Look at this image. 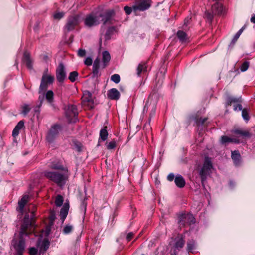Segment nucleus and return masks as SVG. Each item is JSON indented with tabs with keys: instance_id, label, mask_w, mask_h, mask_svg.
<instances>
[{
	"instance_id": "obj_43",
	"label": "nucleus",
	"mask_w": 255,
	"mask_h": 255,
	"mask_svg": "<svg viewBox=\"0 0 255 255\" xmlns=\"http://www.w3.org/2000/svg\"><path fill=\"white\" fill-rule=\"evenodd\" d=\"M73 143L75 148L78 152H80L82 151V144L80 142L77 140H74L73 141Z\"/></svg>"
},
{
	"instance_id": "obj_25",
	"label": "nucleus",
	"mask_w": 255,
	"mask_h": 255,
	"mask_svg": "<svg viewBox=\"0 0 255 255\" xmlns=\"http://www.w3.org/2000/svg\"><path fill=\"white\" fill-rule=\"evenodd\" d=\"M174 182L176 185L180 188H183L186 184L185 180L181 175H178L175 177Z\"/></svg>"
},
{
	"instance_id": "obj_59",
	"label": "nucleus",
	"mask_w": 255,
	"mask_h": 255,
	"mask_svg": "<svg viewBox=\"0 0 255 255\" xmlns=\"http://www.w3.org/2000/svg\"><path fill=\"white\" fill-rule=\"evenodd\" d=\"M42 59H43V60L44 61H45V62H47L49 60V57L46 55H44L43 56Z\"/></svg>"
},
{
	"instance_id": "obj_16",
	"label": "nucleus",
	"mask_w": 255,
	"mask_h": 255,
	"mask_svg": "<svg viewBox=\"0 0 255 255\" xmlns=\"http://www.w3.org/2000/svg\"><path fill=\"white\" fill-rule=\"evenodd\" d=\"M100 60L99 58H97L95 59L93 64L92 67V77H99L101 76V73H99V70L100 68Z\"/></svg>"
},
{
	"instance_id": "obj_32",
	"label": "nucleus",
	"mask_w": 255,
	"mask_h": 255,
	"mask_svg": "<svg viewBox=\"0 0 255 255\" xmlns=\"http://www.w3.org/2000/svg\"><path fill=\"white\" fill-rule=\"evenodd\" d=\"M246 25L243 26L234 35L233 38L232 39L230 45L229 47H232L234 46L235 43L237 41L238 39L243 32V30L245 29Z\"/></svg>"
},
{
	"instance_id": "obj_8",
	"label": "nucleus",
	"mask_w": 255,
	"mask_h": 255,
	"mask_svg": "<svg viewBox=\"0 0 255 255\" xmlns=\"http://www.w3.org/2000/svg\"><path fill=\"white\" fill-rule=\"evenodd\" d=\"M195 218L191 214L182 213L178 216V223L180 228L186 225H191L195 223Z\"/></svg>"
},
{
	"instance_id": "obj_21",
	"label": "nucleus",
	"mask_w": 255,
	"mask_h": 255,
	"mask_svg": "<svg viewBox=\"0 0 255 255\" xmlns=\"http://www.w3.org/2000/svg\"><path fill=\"white\" fill-rule=\"evenodd\" d=\"M225 106L228 107L231 106L232 103H241L242 102V99L241 97H233L231 96H228L226 99Z\"/></svg>"
},
{
	"instance_id": "obj_49",
	"label": "nucleus",
	"mask_w": 255,
	"mask_h": 255,
	"mask_svg": "<svg viewBox=\"0 0 255 255\" xmlns=\"http://www.w3.org/2000/svg\"><path fill=\"white\" fill-rule=\"evenodd\" d=\"M124 10L127 15H129L131 13L132 11H133V6L132 7H129L128 6H125L124 7Z\"/></svg>"
},
{
	"instance_id": "obj_13",
	"label": "nucleus",
	"mask_w": 255,
	"mask_h": 255,
	"mask_svg": "<svg viewBox=\"0 0 255 255\" xmlns=\"http://www.w3.org/2000/svg\"><path fill=\"white\" fill-rule=\"evenodd\" d=\"M56 76L57 80L59 82H63L66 78V72L64 64L62 63H59L56 69Z\"/></svg>"
},
{
	"instance_id": "obj_52",
	"label": "nucleus",
	"mask_w": 255,
	"mask_h": 255,
	"mask_svg": "<svg viewBox=\"0 0 255 255\" xmlns=\"http://www.w3.org/2000/svg\"><path fill=\"white\" fill-rule=\"evenodd\" d=\"M64 15L63 12H57L54 14V18L56 19H60L64 16Z\"/></svg>"
},
{
	"instance_id": "obj_56",
	"label": "nucleus",
	"mask_w": 255,
	"mask_h": 255,
	"mask_svg": "<svg viewBox=\"0 0 255 255\" xmlns=\"http://www.w3.org/2000/svg\"><path fill=\"white\" fill-rule=\"evenodd\" d=\"M234 111H237V110H239V111H241L243 109L242 108V105L241 104V103H238L237 105H234Z\"/></svg>"
},
{
	"instance_id": "obj_22",
	"label": "nucleus",
	"mask_w": 255,
	"mask_h": 255,
	"mask_svg": "<svg viewBox=\"0 0 255 255\" xmlns=\"http://www.w3.org/2000/svg\"><path fill=\"white\" fill-rule=\"evenodd\" d=\"M22 60L28 69H31L32 68V63L30 55L28 52H24Z\"/></svg>"
},
{
	"instance_id": "obj_30",
	"label": "nucleus",
	"mask_w": 255,
	"mask_h": 255,
	"mask_svg": "<svg viewBox=\"0 0 255 255\" xmlns=\"http://www.w3.org/2000/svg\"><path fill=\"white\" fill-rule=\"evenodd\" d=\"M108 133L107 131V127L104 126V128L101 129L100 131V137L99 138V141H105L108 138Z\"/></svg>"
},
{
	"instance_id": "obj_34",
	"label": "nucleus",
	"mask_w": 255,
	"mask_h": 255,
	"mask_svg": "<svg viewBox=\"0 0 255 255\" xmlns=\"http://www.w3.org/2000/svg\"><path fill=\"white\" fill-rule=\"evenodd\" d=\"M250 111V109L249 108H245L242 110V116L243 119L246 122H248L250 119V116L249 115Z\"/></svg>"
},
{
	"instance_id": "obj_41",
	"label": "nucleus",
	"mask_w": 255,
	"mask_h": 255,
	"mask_svg": "<svg viewBox=\"0 0 255 255\" xmlns=\"http://www.w3.org/2000/svg\"><path fill=\"white\" fill-rule=\"evenodd\" d=\"M78 76V73L76 71H74L70 73L69 75L68 76L69 80L72 82H74L76 81V78Z\"/></svg>"
},
{
	"instance_id": "obj_19",
	"label": "nucleus",
	"mask_w": 255,
	"mask_h": 255,
	"mask_svg": "<svg viewBox=\"0 0 255 255\" xmlns=\"http://www.w3.org/2000/svg\"><path fill=\"white\" fill-rule=\"evenodd\" d=\"M229 143H239L240 141L239 139L234 138H231L226 135H223L221 137L220 143L222 145H226Z\"/></svg>"
},
{
	"instance_id": "obj_6",
	"label": "nucleus",
	"mask_w": 255,
	"mask_h": 255,
	"mask_svg": "<svg viewBox=\"0 0 255 255\" xmlns=\"http://www.w3.org/2000/svg\"><path fill=\"white\" fill-rule=\"evenodd\" d=\"M78 110L77 106L68 104L65 108V116L68 123H75L78 121Z\"/></svg>"
},
{
	"instance_id": "obj_38",
	"label": "nucleus",
	"mask_w": 255,
	"mask_h": 255,
	"mask_svg": "<svg viewBox=\"0 0 255 255\" xmlns=\"http://www.w3.org/2000/svg\"><path fill=\"white\" fill-rule=\"evenodd\" d=\"M73 229V226L70 224H66L63 229L62 232L64 234H68L70 233Z\"/></svg>"
},
{
	"instance_id": "obj_29",
	"label": "nucleus",
	"mask_w": 255,
	"mask_h": 255,
	"mask_svg": "<svg viewBox=\"0 0 255 255\" xmlns=\"http://www.w3.org/2000/svg\"><path fill=\"white\" fill-rule=\"evenodd\" d=\"M232 132L238 135H240L243 137L250 138L252 134L247 130H243L240 129H236L232 131Z\"/></svg>"
},
{
	"instance_id": "obj_53",
	"label": "nucleus",
	"mask_w": 255,
	"mask_h": 255,
	"mask_svg": "<svg viewBox=\"0 0 255 255\" xmlns=\"http://www.w3.org/2000/svg\"><path fill=\"white\" fill-rule=\"evenodd\" d=\"M56 218L55 211L54 210H51L50 212V215L49 218L50 221H53Z\"/></svg>"
},
{
	"instance_id": "obj_20",
	"label": "nucleus",
	"mask_w": 255,
	"mask_h": 255,
	"mask_svg": "<svg viewBox=\"0 0 255 255\" xmlns=\"http://www.w3.org/2000/svg\"><path fill=\"white\" fill-rule=\"evenodd\" d=\"M107 96L111 100H117L120 98V93L117 89L112 88L108 90Z\"/></svg>"
},
{
	"instance_id": "obj_40",
	"label": "nucleus",
	"mask_w": 255,
	"mask_h": 255,
	"mask_svg": "<svg viewBox=\"0 0 255 255\" xmlns=\"http://www.w3.org/2000/svg\"><path fill=\"white\" fill-rule=\"evenodd\" d=\"M86 200L87 198L85 197L84 199L82 200L80 207L81 212L83 213L84 215H85L86 211V207L87 205Z\"/></svg>"
},
{
	"instance_id": "obj_31",
	"label": "nucleus",
	"mask_w": 255,
	"mask_h": 255,
	"mask_svg": "<svg viewBox=\"0 0 255 255\" xmlns=\"http://www.w3.org/2000/svg\"><path fill=\"white\" fill-rule=\"evenodd\" d=\"M49 245L50 242L47 239H44L39 247L40 252L42 253H45L49 248Z\"/></svg>"
},
{
	"instance_id": "obj_12",
	"label": "nucleus",
	"mask_w": 255,
	"mask_h": 255,
	"mask_svg": "<svg viewBox=\"0 0 255 255\" xmlns=\"http://www.w3.org/2000/svg\"><path fill=\"white\" fill-rule=\"evenodd\" d=\"M223 0H211L212 5L211 10L215 15H221L223 13L224 7L223 4Z\"/></svg>"
},
{
	"instance_id": "obj_3",
	"label": "nucleus",
	"mask_w": 255,
	"mask_h": 255,
	"mask_svg": "<svg viewBox=\"0 0 255 255\" xmlns=\"http://www.w3.org/2000/svg\"><path fill=\"white\" fill-rule=\"evenodd\" d=\"M33 210L31 212L30 214L26 213L23 220V223L20 226L19 235L21 236L26 237L31 234V232L28 230L29 227L32 225V220L34 217V212L35 207L33 205H31Z\"/></svg>"
},
{
	"instance_id": "obj_44",
	"label": "nucleus",
	"mask_w": 255,
	"mask_h": 255,
	"mask_svg": "<svg viewBox=\"0 0 255 255\" xmlns=\"http://www.w3.org/2000/svg\"><path fill=\"white\" fill-rule=\"evenodd\" d=\"M214 15H215L212 11L211 12L209 11H206L205 12V17L211 23L214 18Z\"/></svg>"
},
{
	"instance_id": "obj_62",
	"label": "nucleus",
	"mask_w": 255,
	"mask_h": 255,
	"mask_svg": "<svg viewBox=\"0 0 255 255\" xmlns=\"http://www.w3.org/2000/svg\"><path fill=\"white\" fill-rule=\"evenodd\" d=\"M171 255H177L176 253H174L171 254Z\"/></svg>"
},
{
	"instance_id": "obj_54",
	"label": "nucleus",
	"mask_w": 255,
	"mask_h": 255,
	"mask_svg": "<svg viewBox=\"0 0 255 255\" xmlns=\"http://www.w3.org/2000/svg\"><path fill=\"white\" fill-rule=\"evenodd\" d=\"M134 233L133 232H130L128 233L126 236V240L128 242H129L131 240V239L133 238L134 236Z\"/></svg>"
},
{
	"instance_id": "obj_58",
	"label": "nucleus",
	"mask_w": 255,
	"mask_h": 255,
	"mask_svg": "<svg viewBox=\"0 0 255 255\" xmlns=\"http://www.w3.org/2000/svg\"><path fill=\"white\" fill-rule=\"evenodd\" d=\"M175 178L174 174L170 173L167 176V180L169 181H172L174 179L175 180Z\"/></svg>"
},
{
	"instance_id": "obj_35",
	"label": "nucleus",
	"mask_w": 255,
	"mask_h": 255,
	"mask_svg": "<svg viewBox=\"0 0 255 255\" xmlns=\"http://www.w3.org/2000/svg\"><path fill=\"white\" fill-rule=\"evenodd\" d=\"M82 101L84 102H91L92 101V94L88 91H86L83 94Z\"/></svg>"
},
{
	"instance_id": "obj_33",
	"label": "nucleus",
	"mask_w": 255,
	"mask_h": 255,
	"mask_svg": "<svg viewBox=\"0 0 255 255\" xmlns=\"http://www.w3.org/2000/svg\"><path fill=\"white\" fill-rule=\"evenodd\" d=\"M177 37L181 42H185L188 39V36L186 32L182 30H178L176 34Z\"/></svg>"
},
{
	"instance_id": "obj_37",
	"label": "nucleus",
	"mask_w": 255,
	"mask_h": 255,
	"mask_svg": "<svg viewBox=\"0 0 255 255\" xmlns=\"http://www.w3.org/2000/svg\"><path fill=\"white\" fill-rule=\"evenodd\" d=\"M44 97L48 102L51 103L53 102L54 93L52 90L47 91Z\"/></svg>"
},
{
	"instance_id": "obj_61",
	"label": "nucleus",
	"mask_w": 255,
	"mask_h": 255,
	"mask_svg": "<svg viewBox=\"0 0 255 255\" xmlns=\"http://www.w3.org/2000/svg\"><path fill=\"white\" fill-rule=\"evenodd\" d=\"M189 20L188 19H185L184 20V25L187 26L188 24V22Z\"/></svg>"
},
{
	"instance_id": "obj_60",
	"label": "nucleus",
	"mask_w": 255,
	"mask_h": 255,
	"mask_svg": "<svg viewBox=\"0 0 255 255\" xmlns=\"http://www.w3.org/2000/svg\"><path fill=\"white\" fill-rule=\"evenodd\" d=\"M251 22L255 24V15H254L251 17Z\"/></svg>"
},
{
	"instance_id": "obj_9",
	"label": "nucleus",
	"mask_w": 255,
	"mask_h": 255,
	"mask_svg": "<svg viewBox=\"0 0 255 255\" xmlns=\"http://www.w3.org/2000/svg\"><path fill=\"white\" fill-rule=\"evenodd\" d=\"M135 4L133 5V10L134 12L138 11H144L148 9L151 6V0H135Z\"/></svg>"
},
{
	"instance_id": "obj_17",
	"label": "nucleus",
	"mask_w": 255,
	"mask_h": 255,
	"mask_svg": "<svg viewBox=\"0 0 255 255\" xmlns=\"http://www.w3.org/2000/svg\"><path fill=\"white\" fill-rule=\"evenodd\" d=\"M69 209V204L68 203H65L61 208L60 211V218L62 224H63L68 215V211Z\"/></svg>"
},
{
	"instance_id": "obj_47",
	"label": "nucleus",
	"mask_w": 255,
	"mask_h": 255,
	"mask_svg": "<svg viewBox=\"0 0 255 255\" xmlns=\"http://www.w3.org/2000/svg\"><path fill=\"white\" fill-rule=\"evenodd\" d=\"M111 80L114 83L117 84L119 83L120 81V77L119 75L117 74H115L111 76Z\"/></svg>"
},
{
	"instance_id": "obj_10",
	"label": "nucleus",
	"mask_w": 255,
	"mask_h": 255,
	"mask_svg": "<svg viewBox=\"0 0 255 255\" xmlns=\"http://www.w3.org/2000/svg\"><path fill=\"white\" fill-rule=\"evenodd\" d=\"M48 69H47L46 70L43 74L41 80L40 85L39 87V93H40L41 92L45 91L48 87V85L51 84L54 82V76L50 75H47L46 73Z\"/></svg>"
},
{
	"instance_id": "obj_50",
	"label": "nucleus",
	"mask_w": 255,
	"mask_h": 255,
	"mask_svg": "<svg viewBox=\"0 0 255 255\" xmlns=\"http://www.w3.org/2000/svg\"><path fill=\"white\" fill-rule=\"evenodd\" d=\"M28 253L30 255H36L37 254V249L35 247H30L29 248Z\"/></svg>"
},
{
	"instance_id": "obj_63",
	"label": "nucleus",
	"mask_w": 255,
	"mask_h": 255,
	"mask_svg": "<svg viewBox=\"0 0 255 255\" xmlns=\"http://www.w3.org/2000/svg\"><path fill=\"white\" fill-rule=\"evenodd\" d=\"M38 110H35V112H38Z\"/></svg>"
},
{
	"instance_id": "obj_27",
	"label": "nucleus",
	"mask_w": 255,
	"mask_h": 255,
	"mask_svg": "<svg viewBox=\"0 0 255 255\" xmlns=\"http://www.w3.org/2000/svg\"><path fill=\"white\" fill-rule=\"evenodd\" d=\"M231 158L236 165H238L241 162V156L238 150L232 151Z\"/></svg>"
},
{
	"instance_id": "obj_48",
	"label": "nucleus",
	"mask_w": 255,
	"mask_h": 255,
	"mask_svg": "<svg viewBox=\"0 0 255 255\" xmlns=\"http://www.w3.org/2000/svg\"><path fill=\"white\" fill-rule=\"evenodd\" d=\"M116 141L113 140L110 141L107 145V148L108 149H113L116 147Z\"/></svg>"
},
{
	"instance_id": "obj_2",
	"label": "nucleus",
	"mask_w": 255,
	"mask_h": 255,
	"mask_svg": "<svg viewBox=\"0 0 255 255\" xmlns=\"http://www.w3.org/2000/svg\"><path fill=\"white\" fill-rule=\"evenodd\" d=\"M213 168V165L211 158L206 156L205 157L202 166L200 167V165H198L196 169L200 178L202 186L204 189L205 188V183L208 177L211 175Z\"/></svg>"
},
{
	"instance_id": "obj_51",
	"label": "nucleus",
	"mask_w": 255,
	"mask_h": 255,
	"mask_svg": "<svg viewBox=\"0 0 255 255\" xmlns=\"http://www.w3.org/2000/svg\"><path fill=\"white\" fill-rule=\"evenodd\" d=\"M77 55L80 57H83L86 55V51L83 49H79L78 50Z\"/></svg>"
},
{
	"instance_id": "obj_15",
	"label": "nucleus",
	"mask_w": 255,
	"mask_h": 255,
	"mask_svg": "<svg viewBox=\"0 0 255 255\" xmlns=\"http://www.w3.org/2000/svg\"><path fill=\"white\" fill-rule=\"evenodd\" d=\"M192 119L194 121L197 127L199 128L200 127L206 128L208 125L206 123L208 120L207 117L202 118L198 115H195L192 116Z\"/></svg>"
},
{
	"instance_id": "obj_1",
	"label": "nucleus",
	"mask_w": 255,
	"mask_h": 255,
	"mask_svg": "<svg viewBox=\"0 0 255 255\" xmlns=\"http://www.w3.org/2000/svg\"><path fill=\"white\" fill-rule=\"evenodd\" d=\"M115 12L114 9H106L100 11L92 12L87 14L84 19L85 26L92 28L99 25L113 24L116 21L114 19Z\"/></svg>"
},
{
	"instance_id": "obj_7",
	"label": "nucleus",
	"mask_w": 255,
	"mask_h": 255,
	"mask_svg": "<svg viewBox=\"0 0 255 255\" xmlns=\"http://www.w3.org/2000/svg\"><path fill=\"white\" fill-rule=\"evenodd\" d=\"M62 129V126L60 124H55L52 125L46 135L47 141L49 143H53Z\"/></svg>"
},
{
	"instance_id": "obj_24",
	"label": "nucleus",
	"mask_w": 255,
	"mask_h": 255,
	"mask_svg": "<svg viewBox=\"0 0 255 255\" xmlns=\"http://www.w3.org/2000/svg\"><path fill=\"white\" fill-rule=\"evenodd\" d=\"M24 127V122L23 120L20 121L15 127L12 131V136L14 137H16L19 133V130Z\"/></svg>"
},
{
	"instance_id": "obj_18",
	"label": "nucleus",
	"mask_w": 255,
	"mask_h": 255,
	"mask_svg": "<svg viewBox=\"0 0 255 255\" xmlns=\"http://www.w3.org/2000/svg\"><path fill=\"white\" fill-rule=\"evenodd\" d=\"M29 198L28 195H24L18 202V207L17 208V210L21 214L23 212L24 207L28 202Z\"/></svg>"
},
{
	"instance_id": "obj_57",
	"label": "nucleus",
	"mask_w": 255,
	"mask_h": 255,
	"mask_svg": "<svg viewBox=\"0 0 255 255\" xmlns=\"http://www.w3.org/2000/svg\"><path fill=\"white\" fill-rule=\"evenodd\" d=\"M44 94H42V95H39V96L38 97V100L40 102V104L38 106V108H39L41 106V105H42V103L44 100Z\"/></svg>"
},
{
	"instance_id": "obj_26",
	"label": "nucleus",
	"mask_w": 255,
	"mask_h": 255,
	"mask_svg": "<svg viewBox=\"0 0 255 255\" xmlns=\"http://www.w3.org/2000/svg\"><path fill=\"white\" fill-rule=\"evenodd\" d=\"M111 59V56L107 51H104L102 52V68H105Z\"/></svg>"
},
{
	"instance_id": "obj_5",
	"label": "nucleus",
	"mask_w": 255,
	"mask_h": 255,
	"mask_svg": "<svg viewBox=\"0 0 255 255\" xmlns=\"http://www.w3.org/2000/svg\"><path fill=\"white\" fill-rule=\"evenodd\" d=\"M11 245L15 250V255H23L26 244L25 237L18 235L17 238H13Z\"/></svg>"
},
{
	"instance_id": "obj_11",
	"label": "nucleus",
	"mask_w": 255,
	"mask_h": 255,
	"mask_svg": "<svg viewBox=\"0 0 255 255\" xmlns=\"http://www.w3.org/2000/svg\"><path fill=\"white\" fill-rule=\"evenodd\" d=\"M80 16L79 14L69 16L65 26V30L67 32L73 30L75 27L78 25Z\"/></svg>"
},
{
	"instance_id": "obj_55",
	"label": "nucleus",
	"mask_w": 255,
	"mask_h": 255,
	"mask_svg": "<svg viewBox=\"0 0 255 255\" xmlns=\"http://www.w3.org/2000/svg\"><path fill=\"white\" fill-rule=\"evenodd\" d=\"M84 64L87 66H90L92 64V59L90 57H87L84 61Z\"/></svg>"
},
{
	"instance_id": "obj_39",
	"label": "nucleus",
	"mask_w": 255,
	"mask_h": 255,
	"mask_svg": "<svg viewBox=\"0 0 255 255\" xmlns=\"http://www.w3.org/2000/svg\"><path fill=\"white\" fill-rule=\"evenodd\" d=\"M51 168L53 169L62 170L65 173L68 172V169L66 168H64L62 165L59 164H53L51 166Z\"/></svg>"
},
{
	"instance_id": "obj_46",
	"label": "nucleus",
	"mask_w": 255,
	"mask_h": 255,
	"mask_svg": "<svg viewBox=\"0 0 255 255\" xmlns=\"http://www.w3.org/2000/svg\"><path fill=\"white\" fill-rule=\"evenodd\" d=\"M250 63L249 61H246L244 62L240 67V70L242 72L246 71L249 67Z\"/></svg>"
},
{
	"instance_id": "obj_42",
	"label": "nucleus",
	"mask_w": 255,
	"mask_h": 255,
	"mask_svg": "<svg viewBox=\"0 0 255 255\" xmlns=\"http://www.w3.org/2000/svg\"><path fill=\"white\" fill-rule=\"evenodd\" d=\"M63 203V198L60 195H58L55 198V204L57 207H60Z\"/></svg>"
},
{
	"instance_id": "obj_45",
	"label": "nucleus",
	"mask_w": 255,
	"mask_h": 255,
	"mask_svg": "<svg viewBox=\"0 0 255 255\" xmlns=\"http://www.w3.org/2000/svg\"><path fill=\"white\" fill-rule=\"evenodd\" d=\"M21 108L22 109V113L24 115H26L31 110V108L29 107V105L26 104L22 105Z\"/></svg>"
},
{
	"instance_id": "obj_14",
	"label": "nucleus",
	"mask_w": 255,
	"mask_h": 255,
	"mask_svg": "<svg viewBox=\"0 0 255 255\" xmlns=\"http://www.w3.org/2000/svg\"><path fill=\"white\" fill-rule=\"evenodd\" d=\"M185 236L183 234H178L175 239L174 248L180 250L183 248L185 243Z\"/></svg>"
},
{
	"instance_id": "obj_28",
	"label": "nucleus",
	"mask_w": 255,
	"mask_h": 255,
	"mask_svg": "<svg viewBox=\"0 0 255 255\" xmlns=\"http://www.w3.org/2000/svg\"><path fill=\"white\" fill-rule=\"evenodd\" d=\"M196 247V244L195 240L193 239L188 240L187 243V251L189 253H194Z\"/></svg>"
},
{
	"instance_id": "obj_4",
	"label": "nucleus",
	"mask_w": 255,
	"mask_h": 255,
	"mask_svg": "<svg viewBox=\"0 0 255 255\" xmlns=\"http://www.w3.org/2000/svg\"><path fill=\"white\" fill-rule=\"evenodd\" d=\"M66 173H61L58 172H52L45 171L43 174L44 177L49 180L56 183L58 186H63L68 178L67 174Z\"/></svg>"
},
{
	"instance_id": "obj_23",
	"label": "nucleus",
	"mask_w": 255,
	"mask_h": 255,
	"mask_svg": "<svg viewBox=\"0 0 255 255\" xmlns=\"http://www.w3.org/2000/svg\"><path fill=\"white\" fill-rule=\"evenodd\" d=\"M117 32V29L115 26H109L107 28L104 37L106 40H109L111 39V36Z\"/></svg>"
},
{
	"instance_id": "obj_36",
	"label": "nucleus",
	"mask_w": 255,
	"mask_h": 255,
	"mask_svg": "<svg viewBox=\"0 0 255 255\" xmlns=\"http://www.w3.org/2000/svg\"><path fill=\"white\" fill-rule=\"evenodd\" d=\"M147 70V66L146 63H140L137 68V74L138 76H140L142 72H146Z\"/></svg>"
}]
</instances>
